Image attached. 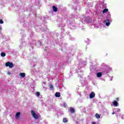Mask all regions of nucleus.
I'll return each mask as SVG.
<instances>
[{
    "label": "nucleus",
    "instance_id": "f257e3e1",
    "mask_svg": "<svg viewBox=\"0 0 124 124\" xmlns=\"http://www.w3.org/2000/svg\"><path fill=\"white\" fill-rule=\"evenodd\" d=\"M5 66L9 67L10 68H12L14 66V64L13 62H8L5 63Z\"/></svg>",
    "mask_w": 124,
    "mask_h": 124
},
{
    "label": "nucleus",
    "instance_id": "9b49d317",
    "mask_svg": "<svg viewBox=\"0 0 124 124\" xmlns=\"http://www.w3.org/2000/svg\"><path fill=\"white\" fill-rule=\"evenodd\" d=\"M49 87L50 88V89L51 90H54V86H53V84H50L49 85Z\"/></svg>",
    "mask_w": 124,
    "mask_h": 124
},
{
    "label": "nucleus",
    "instance_id": "6e6552de",
    "mask_svg": "<svg viewBox=\"0 0 124 124\" xmlns=\"http://www.w3.org/2000/svg\"><path fill=\"white\" fill-rule=\"evenodd\" d=\"M55 96H56V97H61V93L56 92L55 93Z\"/></svg>",
    "mask_w": 124,
    "mask_h": 124
},
{
    "label": "nucleus",
    "instance_id": "39448f33",
    "mask_svg": "<svg viewBox=\"0 0 124 124\" xmlns=\"http://www.w3.org/2000/svg\"><path fill=\"white\" fill-rule=\"evenodd\" d=\"M52 10L54 12H58V8L56 6H52Z\"/></svg>",
    "mask_w": 124,
    "mask_h": 124
},
{
    "label": "nucleus",
    "instance_id": "4468645a",
    "mask_svg": "<svg viewBox=\"0 0 124 124\" xmlns=\"http://www.w3.org/2000/svg\"><path fill=\"white\" fill-rule=\"evenodd\" d=\"M0 55L1 57H5V56H6V54L4 52H1Z\"/></svg>",
    "mask_w": 124,
    "mask_h": 124
},
{
    "label": "nucleus",
    "instance_id": "7ed1b4c3",
    "mask_svg": "<svg viewBox=\"0 0 124 124\" xmlns=\"http://www.w3.org/2000/svg\"><path fill=\"white\" fill-rule=\"evenodd\" d=\"M90 98H93V97H94V96H95V93H94V92H92L90 94Z\"/></svg>",
    "mask_w": 124,
    "mask_h": 124
},
{
    "label": "nucleus",
    "instance_id": "5701e85b",
    "mask_svg": "<svg viewBox=\"0 0 124 124\" xmlns=\"http://www.w3.org/2000/svg\"><path fill=\"white\" fill-rule=\"evenodd\" d=\"M112 115H115V112H112Z\"/></svg>",
    "mask_w": 124,
    "mask_h": 124
},
{
    "label": "nucleus",
    "instance_id": "6ab92c4d",
    "mask_svg": "<svg viewBox=\"0 0 124 124\" xmlns=\"http://www.w3.org/2000/svg\"><path fill=\"white\" fill-rule=\"evenodd\" d=\"M0 24H3V20L2 19H0Z\"/></svg>",
    "mask_w": 124,
    "mask_h": 124
},
{
    "label": "nucleus",
    "instance_id": "423d86ee",
    "mask_svg": "<svg viewBox=\"0 0 124 124\" xmlns=\"http://www.w3.org/2000/svg\"><path fill=\"white\" fill-rule=\"evenodd\" d=\"M19 76L21 77V78H24L26 77V74L25 73H20Z\"/></svg>",
    "mask_w": 124,
    "mask_h": 124
},
{
    "label": "nucleus",
    "instance_id": "dca6fc26",
    "mask_svg": "<svg viewBox=\"0 0 124 124\" xmlns=\"http://www.w3.org/2000/svg\"><path fill=\"white\" fill-rule=\"evenodd\" d=\"M67 106V105L65 103H64L63 104V107H64V108H66Z\"/></svg>",
    "mask_w": 124,
    "mask_h": 124
},
{
    "label": "nucleus",
    "instance_id": "aec40b11",
    "mask_svg": "<svg viewBox=\"0 0 124 124\" xmlns=\"http://www.w3.org/2000/svg\"><path fill=\"white\" fill-rule=\"evenodd\" d=\"M116 111H117V112H120V111H121V109H120V108H117V109H116Z\"/></svg>",
    "mask_w": 124,
    "mask_h": 124
},
{
    "label": "nucleus",
    "instance_id": "412c9836",
    "mask_svg": "<svg viewBox=\"0 0 124 124\" xmlns=\"http://www.w3.org/2000/svg\"><path fill=\"white\" fill-rule=\"evenodd\" d=\"M116 101H119V98H116Z\"/></svg>",
    "mask_w": 124,
    "mask_h": 124
},
{
    "label": "nucleus",
    "instance_id": "b1692460",
    "mask_svg": "<svg viewBox=\"0 0 124 124\" xmlns=\"http://www.w3.org/2000/svg\"><path fill=\"white\" fill-rule=\"evenodd\" d=\"M1 28L0 27V30H1Z\"/></svg>",
    "mask_w": 124,
    "mask_h": 124
},
{
    "label": "nucleus",
    "instance_id": "f8f14e48",
    "mask_svg": "<svg viewBox=\"0 0 124 124\" xmlns=\"http://www.w3.org/2000/svg\"><path fill=\"white\" fill-rule=\"evenodd\" d=\"M106 12H108V9L106 8L103 10V13H106Z\"/></svg>",
    "mask_w": 124,
    "mask_h": 124
},
{
    "label": "nucleus",
    "instance_id": "0eeeda50",
    "mask_svg": "<svg viewBox=\"0 0 124 124\" xmlns=\"http://www.w3.org/2000/svg\"><path fill=\"white\" fill-rule=\"evenodd\" d=\"M112 104L114 107H117V106H118V102H117V101H113Z\"/></svg>",
    "mask_w": 124,
    "mask_h": 124
},
{
    "label": "nucleus",
    "instance_id": "4be33fe9",
    "mask_svg": "<svg viewBox=\"0 0 124 124\" xmlns=\"http://www.w3.org/2000/svg\"><path fill=\"white\" fill-rule=\"evenodd\" d=\"M92 124H95V122H92Z\"/></svg>",
    "mask_w": 124,
    "mask_h": 124
},
{
    "label": "nucleus",
    "instance_id": "ddd939ff",
    "mask_svg": "<svg viewBox=\"0 0 124 124\" xmlns=\"http://www.w3.org/2000/svg\"><path fill=\"white\" fill-rule=\"evenodd\" d=\"M95 117H96V119H100V115L99 114H98V113H96L95 114Z\"/></svg>",
    "mask_w": 124,
    "mask_h": 124
},
{
    "label": "nucleus",
    "instance_id": "a211bd4d",
    "mask_svg": "<svg viewBox=\"0 0 124 124\" xmlns=\"http://www.w3.org/2000/svg\"><path fill=\"white\" fill-rule=\"evenodd\" d=\"M36 96H39V95H40V93H39V92H37L36 93Z\"/></svg>",
    "mask_w": 124,
    "mask_h": 124
},
{
    "label": "nucleus",
    "instance_id": "393cba45",
    "mask_svg": "<svg viewBox=\"0 0 124 124\" xmlns=\"http://www.w3.org/2000/svg\"><path fill=\"white\" fill-rule=\"evenodd\" d=\"M45 51H46V49H45Z\"/></svg>",
    "mask_w": 124,
    "mask_h": 124
},
{
    "label": "nucleus",
    "instance_id": "2eb2a0df",
    "mask_svg": "<svg viewBox=\"0 0 124 124\" xmlns=\"http://www.w3.org/2000/svg\"><path fill=\"white\" fill-rule=\"evenodd\" d=\"M67 122H68L67 118H63V123H67Z\"/></svg>",
    "mask_w": 124,
    "mask_h": 124
},
{
    "label": "nucleus",
    "instance_id": "f03ea898",
    "mask_svg": "<svg viewBox=\"0 0 124 124\" xmlns=\"http://www.w3.org/2000/svg\"><path fill=\"white\" fill-rule=\"evenodd\" d=\"M31 116H32V117H33V118L35 119V120H37V119H38V115L35 113L34 111L33 110L31 111Z\"/></svg>",
    "mask_w": 124,
    "mask_h": 124
},
{
    "label": "nucleus",
    "instance_id": "20e7f679",
    "mask_svg": "<svg viewBox=\"0 0 124 124\" xmlns=\"http://www.w3.org/2000/svg\"><path fill=\"white\" fill-rule=\"evenodd\" d=\"M20 115H21V112H18L16 113L15 118L16 120L20 118Z\"/></svg>",
    "mask_w": 124,
    "mask_h": 124
},
{
    "label": "nucleus",
    "instance_id": "9d476101",
    "mask_svg": "<svg viewBox=\"0 0 124 124\" xmlns=\"http://www.w3.org/2000/svg\"><path fill=\"white\" fill-rule=\"evenodd\" d=\"M71 113H74L75 112V109L73 108H71L70 109Z\"/></svg>",
    "mask_w": 124,
    "mask_h": 124
},
{
    "label": "nucleus",
    "instance_id": "1a4fd4ad",
    "mask_svg": "<svg viewBox=\"0 0 124 124\" xmlns=\"http://www.w3.org/2000/svg\"><path fill=\"white\" fill-rule=\"evenodd\" d=\"M96 76L98 78L101 77L102 76V73H101V72L97 73V74H96Z\"/></svg>",
    "mask_w": 124,
    "mask_h": 124
},
{
    "label": "nucleus",
    "instance_id": "f3484780",
    "mask_svg": "<svg viewBox=\"0 0 124 124\" xmlns=\"http://www.w3.org/2000/svg\"><path fill=\"white\" fill-rule=\"evenodd\" d=\"M110 22H106V26H107V27H108V26H110Z\"/></svg>",
    "mask_w": 124,
    "mask_h": 124
}]
</instances>
